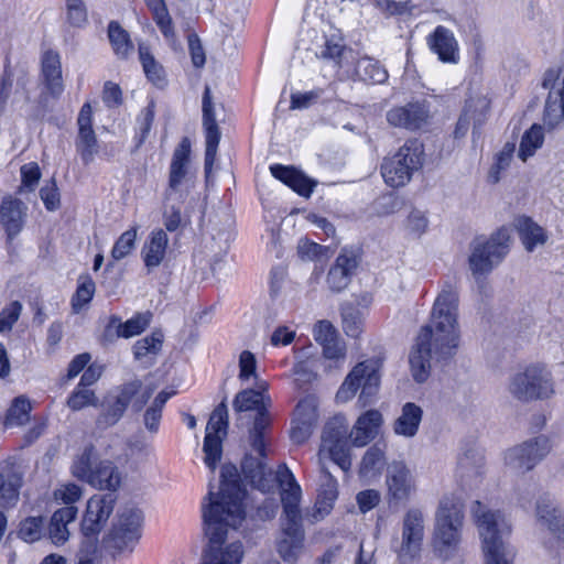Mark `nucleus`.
Returning <instances> with one entry per match:
<instances>
[{"instance_id":"obj_48","label":"nucleus","mask_w":564,"mask_h":564,"mask_svg":"<svg viewBox=\"0 0 564 564\" xmlns=\"http://www.w3.org/2000/svg\"><path fill=\"white\" fill-rule=\"evenodd\" d=\"M45 518L42 516L28 517L20 522L18 535L28 543H33L44 535Z\"/></svg>"},{"instance_id":"obj_3","label":"nucleus","mask_w":564,"mask_h":564,"mask_svg":"<svg viewBox=\"0 0 564 564\" xmlns=\"http://www.w3.org/2000/svg\"><path fill=\"white\" fill-rule=\"evenodd\" d=\"M471 512L481 539L485 564H513L516 549L509 542L511 527L500 511L476 500Z\"/></svg>"},{"instance_id":"obj_20","label":"nucleus","mask_w":564,"mask_h":564,"mask_svg":"<svg viewBox=\"0 0 564 564\" xmlns=\"http://www.w3.org/2000/svg\"><path fill=\"white\" fill-rule=\"evenodd\" d=\"M430 116V109L425 101L408 102L387 111L386 118L390 126L410 131L422 128Z\"/></svg>"},{"instance_id":"obj_39","label":"nucleus","mask_w":564,"mask_h":564,"mask_svg":"<svg viewBox=\"0 0 564 564\" xmlns=\"http://www.w3.org/2000/svg\"><path fill=\"white\" fill-rule=\"evenodd\" d=\"M544 141L543 128L540 124H533L527 130L520 141L518 156L521 161L525 162L529 158L534 155Z\"/></svg>"},{"instance_id":"obj_49","label":"nucleus","mask_w":564,"mask_h":564,"mask_svg":"<svg viewBox=\"0 0 564 564\" xmlns=\"http://www.w3.org/2000/svg\"><path fill=\"white\" fill-rule=\"evenodd\" d=\"M484 465V457L477 449H467L458 458V471L460 476L470 478L479 476Z\"/></svg>"},{"instance_id":"obj_34","label":"nucleus","mask_w":564,"mask_h":564,"mask_svg":"<svg viewBox=\"0 0 564 564\" xmlns=\"http://www.w3.org/2000/svg\"><path fill=\"white\" fill-rule=\"evenodd\" d=\"M513 226L528 252H532L547 240L545 230L528 216H518Z\"/></svg>"},{"instance_id":"obj_9","label":"nucleus","mask_w":564,"mask_h":564,"mask_svg":"<svg viewBox=\"0 0 564 564\" xmlns=\"http://www.w3.org/2000/svg\"><path fill=\"white\" fill-rule=\"evenodd\" d=\"M510 250L509 229L502 227L489 238L477 237L470 243L468 258L473 274L481 275L492 271L508 254Z\"/></svg>"},{"instance_id":"obj_21","label":"nucleus","mask_w":564,"mask_h":564,"mask_svg":"<svg viewBox=\"0 0 564 564\" xmlns=\"http://www.w3.org/2000/svg\"><path fill=\"white\" fill-rule=\"evenodd\" d=\"M78 135L75 142L76 151L79 153L84 164L94 161L98 153V141L93 129V109L89 102H85L77 118Z\"/></svg>"},{"instance_id":"obj_2","label":"nucleus","mask_w":564,"mask_h":564,"mask_svg":"<svg viewBox=\"0 0 564 564\" xmlns=\"http://www.w3.org/2000/svg\"><path fill=\"white\" fill-rule=\"evenodd\" d=\"M458 290L451 281L444 282L434 301L430 323L424 325L409 357L411 373L417 383L430 377L431 361L452 358L458 346Z\"/></svg>"},{"instance_id":"obj_8","label":"nucleus","mask_w":564,"mask_h":564,"mask_svg":"<svg viewBox=\"0 0 564 564\" xmlns=\"http://www.w3.org/2000/svg\"><path fill=\"white\" fill-rule=\"evenodd\" d=\"M381 366L382 360L379 357L358 362L337 391V401L347 402L361 388L359 401L364 406L371 404L379 389Z\"/></svg>"},{"instance_id":"obj_27","label":"nucleus","mask_w":564,"mask_h":564,"mask_svg":"<svg viewBox=\"0 0 564 564\" xmlns=\"http://www.w3.org/2000/svg\"><path fill=\"white\" fill-rule=\"evenodd\" d=\"M382 415L378 410H368L362 413L352 426L349 437L356 447L369 444L379 434Z\"/></svg>"},{"instance_id":"obj_35","label":"nucleus","mask_w":564,"mask_h":564,"mask_svg":"<svg viewBox=\"0 0 564 564\" xmlns=\"http://www.w3.org/2000/svg\"><path fill=\"white\" fill-rule=\"evenodd\" d=\"M422 417V408L414 402H406L401 409L400 416L394 421V433L408 438L415 436L419 431Z\"/></svg>"},{"instance_id":"obj_59","label":"nucleus","mask_w":564,"mask_h":564,"mask_svg":"<svg viewBox=\"0 0 564 564\" xmlns=\"http://www.w3.org/2000/svg\"><path fill=\"white\" fill-rule=\"evenodd\" d=\"M67 21L70 25L80 28L87 22V9L83 0H66Z\"/></svg>"},{"instance_id":"obj_4","label":"nucleus","mask_w":564,"mask_h":564,"mask_svg":"<svg viewBox=\"0 0 564 564\" xmlns=\"http://www.w3.org/2000/svg\"><path fill=\"white\" fill-rule=\"evenodd\" d=\"M300 497V485L283 488L281 491L283 518L282 538L278 543V552L285 562L290 563L297 558L304 541V530L299 507Z\"/></svg>"},{"instance_id":"obj_6","label":"nucleus","mask_w":564,"mask_h":564,"mask_svg":"<svg viewBox=\"0 0 564 564\" xmlns=\"http://www.w3.org/2000/svg\"><path fill=\"white\" fill-rule=\"evenodd\" d=\"M423 144L414 139L406 141L393 155L381 163V175L386 184L397 188L408 184L414 172L423 166Z\"/></svg>"},{"instance_id":"obj_19","label":"nucleus","mask_w":564,"mask_h":564,"mask_svg":"<svg viewBox=\"0 0 564 564\" xmlns=\"http://www.w3.org/2000/svg\"><path fill=\"white\" fill-rule=\"evenodd\" d=\"M318 422V400L315 395H306L299 401L294 410L291 440L295 444L305 443Z\"/></svg>"},{"instance_id":"obj_47","label":"nucleus","mask_w":564,"mask_h":564,"mask_svg":"<svg viewBox=\"0 0 564 564\" xmlns=\"http://www.w3.org/2000/svg\"><path fill=\"white\" fill-rule=\"evenodd\" d=\"M343 329L347 336L357 338L362 332V312L351 304L341 306Z\"/></svg>"},{"instance_id":"obj_14","label":"nucleus","mask_w":564,"mask_h":564,"mask_svg":"<svg viewBox=\"0 0 564 564\" xmlns=\"http://www.w3.org/2000/svg\"><path fill=\"white\" fill-rule=\"evenodd\" d=\"M191 159V141L184 137L174 149L164 198L167 200H185L188 196V175Z\"/></svg>"},{"instance_id":"obj_50","label":"nucleus","mask_w":564,"mask_h":564,"mask_svg":"<svg viewBox=\"0 0 564 564\" xmlns=\"http://www.w3.org/2000/svg\"><path fill=\"white\" fill-rule=\"evenodd\" d=\"M228 424V408L226 399H224L212 412L206 425V433L225 437L227 435Z\"/></svg>"},{"instance_id":"obj_22","label":"nucleus","mask_w":564,"mask_h":564,"mask_svg":"<svg viewBox=\"0 0 564 564\" xmlns=\"http://www.w3.org/2000/svg\"><path fill=\"white\" fill-rule=\"evenodd\" d=\"M358 265V254L351 249L344 248L327 273L326 282L329 290L334 293L344 291L351 282Z\"/></svg>"},{"instance_id":"obj_13","label":"nucleus","mask_w":564,"mask_h":564,"mask_svg":"<svg viewBox=\"0 0 564 564\" xmlns=\"http://www.w3.org/2000/svg\"><path fill=\"white\" fill-rule=\"evenodd\" d=\"M327 453L329 458L338 467L348 471L351 467L350 447L348 442V425L343 416H334L326 422L319 449V460L322 455Z\"/></svg>"},{"instance_id":"obj_1","label":"nucleus","mask_w":564,"mask_h":564,"mask_svg":"<svg viewBox=\"0 0 564 564\" xmlns=\"http://www.w3.org/2000/svg\"><path fill=\"white\" fill-rule=\"evenodd\" d=\"M218 492L212 489L202 501L204 534L208 540L202 564H240L243 546L239 541L225 543L229 529L236 530L245 520V490L234 466L221 467Z\"/></svg>"},{"instance_id":"obj_31","label":"nucleus","mask_w":564,"mask_h":564,"mask_svg":"<svg viewBox=\"0 0 564 564\" xmlns=\"http://www.w3.org/2000/svg\"><path fill=\"white\" fill-rule=\"evenodd\" d=\"M536 518L553 534L564 541V513L555 506L550 495H543L538 499Z\"/></svg>"},{"instance_id":"obj_64","label":"nucleus","mask_w":564,"mask_h":564,"mask_svg":"<svg viewBox=\"0 0 564 564\" xmlns=\"http://www.w3.org/2000/svg\"><path fill=\"white\" fill-rule=\"evenodd\" d=\"M154 119V110L153 105L148 106L147 108L142 109L141 113L137 118V124H138V144L144 142L147 139L152 123Z\"/></svg>"},{"instance_id":"obj_16","label":"nucleus","mask_w":564,"mask_h":564,"mask_svg":"<svg viewBox=\"0 0 564 564\" xmlns=\"http://www.w3.org/2000/svg\"><path fill=\"white\" fill-rule=\"evenodd\" d=\"M143 513L135 507H126L118 514L111 532L112 545L119 551H132L141 538Z\"/></svg>"},{"instance_id":"obj_42","label":"nucleus","mask_w":564,"mask_h":564,"mask_svg":"<svg viewBox=\"0 0 564 564\" xmlns=\"http://www.w3.org/2000/svg\"><path fill=\"white\" fill-rule=\"evenodd\" d=\"M97 465L96 452L93 445L84 448L83 453L74 460L72 466V474L79 480L86 481Z\"/></svg>"},{"instance_id":"obj_52","label":"nucleus","mask_w":564,"mask_h":564,"mask_svg":"<svg viewBox=\"0 0 564 564\" xmlns=\"http://www.w3.org/2000/svg\"><path fill=\"white\" fill-rule=\"evenodd\" d=\"M163 333L161 330H154L151 335L139 339L133 345V355L137 360L142 359L148 355H156L162 348Z\"/></svg>"},{"instance_id":"obj_26","label":"nucleus","mask_w":564,"mask_h":564,"mask_svg":"<svg viewBox=\"0 0 564 564\" xmlns=\"http://www.w3.org/2000/svg\"><path fill=\"white\" fill-rule=\"evenodd\" d=\"M321 479L319 489L313 514L316 521L322 520L333 509V505L338 497V482L329 473L326 466L319 460Z\"/></svg>"},{"instance_id":"obj_57","label":"nucleus","mask_w":564,"mask_h":564,"mask_svg":"<svg viewBox=\"0 0 564 564\" xmlns=\"http://www.w3.org/2000/svg\"><path fill=\"white\" fill-rule=\"evenodd\" d=\"M22 304L19 301H12L0 312V333L10 332L13 325L20 318Z\"/></svg>"},{"instance_id":"obj_45","label":"nucleus","mask_w":564,"mask_h":564,"mask_svg":"<svg viewBox=\"0 0 564 564\" xmlns=\"http://www.w3.org/2000/svg\"><path fill=\"white\" fill-rule=\"evenodd\" d=\"M185 200H167L163 197V225L170 232H174L185 227L186 223L182 217V205Z\"/></svg>"},{"instance_id":"obj_29","label":"nucleus","mask_w":564,"mask_h":564,"mask_svg":"<svg viewBox=\"0 0 564 564\" xmlns=\"http://www.w3.org/2000/svg\"><path fill=\"white\" fill-rule=\"evenodd\" d=\"M42 77L47 93L58 98L64 91L61 56L57 52L48 50L42 56Z\"/></svg>"},{"instance_id":"obj_37","label":"nucleus","mask_w":564,"mask_h":564,"mask_svg":"<svg viewBox=\"0 0 564 564\" xmlns=\"http://www.w3.org/2000/svg\"><path fill=\"white\" fill-rule=\"evenodd\" d=\"M139 59L147 78L158 88H164L167 85L164 68L144 43L139 44Z\"/></svg>"},{"instance_id":"obj_5","label":"nucleus","mask_w":564,"mask_h":564,"mask_svg":"<svg viewBox=\"0 0 564 564\" xmlns=\"http://www.w3.org/2000/svg\"><path fill=\"white\" fill-rule=\"evenodd\" d=\"M463 521V506L458 500L444 498L440 501L435 514L434 546L442 557H451L458 549Z\"/></svg>"},{"instance_id":"obj_17","label":"nucleus","mask_w":564,"mask_h":564,"mask_svg":"<svg viewBox=\"0 0 564 564\" xmlns=\"http://www.w3.org/2000/svg\"><path fill=\"white\" fill-rule=\"evenodd\" d=\"M386 484L390 507L405 503L416 489L415 479L403 462H392L388 465Z\"/></svg>"},{"instance_id":"obj_53","label":"nucleus","mask_w":564,"mask_h":564,"mask_svg":"<svg viewBox=\"0 0 564 564\" xmlns=\"http://www.w3.org/2000/svg\"><path fill=\"white\" fill-rule=\"evenodd\" d=\"M137 231V228L133 227L120 235L111 249L113 260H121L132 252L135 247Z\"/></svg>"},{"instance_id":"obj_25","label":"nucleus","mask_w":564,"mask_h":564,"mask_svg":"<svg viewBox=\"0 0 564 564\" xmlns=\"http://www.w3.org/2000/svg\"><path fill=\"white\" fill-rule=\"evenodd\" d=\"M26 206L19 198L4 197L0 205V223L3 226L8 240L12 241L22 230Z\"/></svg>"},{"instance_id":"obj_23","label":"nucleus","mask_w":564,"mask_h":564,"mask_svg":"<svg viewBox=\"0 0 564 564\" xmlns=\"http://www.w3.org/2000/svg\"><path fill=\"white\" fill-rule=\"evenodd\" d=\"M426 44L430 51L437 55L444 64H457L459 62V44L452 30L444 25H437L426 36Z\"/></svg>"},{"instance_id":"obj_32","label":"nucleus","mask_w":564,"mask_h":564,"mask_svg":"<svg viewBox=\"0 0 564 564\" xmlns=\"http://www.w3.org/2000/svg\"><path fill=\"white\" fill-rule=\"evenodd\" d=\"M120 399L131 404L134 412H140L148 401L151 399L154 388L151 386L144 387L140 379H133L124 382L112 390Z\"/></svg>"},{"instance_id":"obj_62","label":"nucleus","mask_w":564,"mask_h":564,"mask_svg":"<svg viewBox=\"0 0 564 564\" xmlns=\"http://www.w3.org/2000/svg\"><path fill=\"white\" fill-rule=\"evenodd\" d=\"M40 197L47 210L54 212L59 208L61 195L54 178L40 189Z\"/></svg>"},{"instance_id":"obj_60","label":"nucleus","mask_w":564,"mask_h":564,"mask_svg":"<svg viewBox=\"0 0 564 564\" xmlns=\"http://www.w3.org/2000/svg\"><path fill=\"white\" fill-rule=\"evenodd\" d=\"M324 94V89L315 88L305 93H293L291 95V109H307L314 105Z\"/></svg>"},{"instance_id":"obj_28","label":"nucleus","mask_w":564,"mask_h":564,"mask_svg":"<svg viewBox=\"0 0 564 564\" xmlns=\"http://www.w3.org/2000/svg\"><path fill=\"white\" fill-rule=\"evenodd\" d=\"M270 172L274 178L281 181L295 193L304 197H310L313 193L314 186L316 185L315 182H312L294 166L272 164L270 165Z\"/></svg>"},{"instance_id":"obj_36","label":"nucleus","mask_w":564,"mask_h":564,"mask_svg":"<svg viewBox=\"0 0 564 564\" xmlns=\"http://www.w3.org/2000/svg\"><path fill=\"white\" fill-rule=\"evenodd\" d=\"M87 482L100 490L116 492L120 485V476L112 462L104 460L95 466L91 477L88 478Z\"/></svg>"},{"instance_id":"obj_61","label":"nucleus","mask_w":564,"mask_h":564,"mask_svg":"<svg viewBox=\"0 0 564 564\" xmlns=\"http://www.w3.org/2000/svg\"><path fill=\"white\" fill-rule=\"evenodd\" d=\"M429 227V219L422 210L413 209L405 223V228L410 235L414 237H421Z\"/></svg>"},{"instance_id":"obj_41","label":"nucleus","mask_w":564,"mask_h":564,"mask_svg":"<svg viewBox=\"0 0 564 564\" xmlns=\"http://www.w3.org/2000/svg\"><path fill=\"white\" fill-rule=\"evenodd\" d=\"M31 410L32 405L29 399L23 395L14 398L6 415V427L22 426L28 423Z\"/></svg>"},{"instance_id":"obj_40","label":"nucleus","mask_w":564,"mask_h":564,"mask_svg":"<svg viewBox=\"0 0 564 564\" xmlns=\"http://www.w3.org/2000/svg\"><path fill=\"white\" fill-rule=\"evenodd\" d=\"M357 73L362 80L372 84H383L389 76L387 69L371 57H362L358 61Z\"/></svg>"},{"instance_id":"obj_63","label":"nucleus","mask_w":564,"mask_h":564,"mask_svg":"<svg viewBox=\"0 0 564 564\" xmlns=\"http://www.w3.org/2000/svg\"><path fill=\"white\" fill-rule=\"evenodd\" d=\"M82 494L83 491L80 486L69 482L55 489L54 498L66 506H74V503L80 499Z\"/></svg>"},{"instance_id":"obj_18","label":"nucleus","mask_w":564,"mask_h":564,"mask_svg":"<svg viewBox=\"0 0 564 564\" xmlns=\"http://www.w3.org/2000/svg\"><path fill=\"white\" fill-rule=\"evenodd\" d=\"M203 127L205 131V162L204 169L206 177L212 172L216 160L217 150L220 141V131L216 121L215 108L212 100V91L209 86H205L203 94Z\"/></svg>"},{"instance_id":"obj_58","label":"nucleus","mask_w":564,"mask_h":564,"mask_svg":"<svg viewBox=\"0 0 564 564\" xmlns=\"http://www.w3.org/2000/svg\"><path fill=\"white\" fill-rule=\"evenodd\" d=\"M150 324V316L147 314H137L124 323L120 321L122 338H130L140 335Z\"/></svg>"},{"instance_id":"obj_24","label":"nucleus","mask_w":564,"mask_h":564,"mask_svg":"<svg viewBox=\"0 0 564 564\" xmlns=\"http://www.w3.org/2000/svg\"><path fill=\"white\" fill-rule=\"evenodd\" d=\"M258 455L259 457L246 455L241 463V469L245 478L253 488L269 492L274 488L273 470L264 462L267 455L261 456L259 453Z\"/></svg>"},{"instance_id":"obj_11","label":"nucleus","mask_w":564,"mask_h":564,"mask_svg":"<svg viewBox=\"0 0 564 564\" xmlns=\"http://www.w3.org/2000/svg\"><path fill=\"white\" fill-rule=\"evenodd\" d=\"M425 538V517L420 508H409L401 521V539L392 545L400 564H412L421 557Z\"/></svg>"},{"instance_id":"obj_56","label":"nucleus","mask_w":564,"mask_h":564,"mask_svg":"<svg viewBox=\"0 0 564 564\" xmlns=\"http://www.w3.org/2000/svg\"><path fill=\"white\" fill-rule=\"evenodd\" d=\"M96 395L93 390L87 388H79L77 384L76 389L70 393L67 399V405L73 411H79L88 405L96 404Z\"/></svg>"},{"instance_id":"obj_33","label":"nucleus","mask_w":564,"mask_h":564,"mask_svg":"<svg viewBox=\"0 0 564 564\" xmlns=\"http://www.w3.org/2000/svg\"><path fill=\"white\" fill-rule=\"evenodd\" d=\"M77 512L75 506H65L53 513L47 527V535L53 544L63 545L68 540L67 525L76 519Z\"/></svg>"},{"instance_id":"obj_44","label":"nucleus","mask_w":564,"mask_h":564,"mask_svg":"<svg viewBox=\"0 0 564 564\" xmlns=\"http://www.w3.org/2000/svg\"><path fill=\"white\" fill-rule=\"evenodd\" d=\"M128 406L129 405L124 403L120 397L111 391L105 400V408L99 417V422L108 426L115 425L123 416Z\"/></svg>"},{"instance_id":"obj_30","label":"nucleus","mask_w":564,"mask_h":564,"mask_svg":"<svg viewBox=\"0 0 564 564\" xmlns=\"http://www.w3.org/2000/svg\"><path fill=\"white\" fill-rule=\"evenodd\" d=\"M169 245V237L162 228L154 229L144 242L141 256L148 271L158 268L164 260Z\"/></svg>"},{"instance_id":"obj_7","label":"nucleus","mask_w":564,"mask_h":564,"mask_svg":"<svg viewBox=\"0 0 564 564\" xmlns=\"http://www.w3.org/2000/svg\"><path fill=\"white\" fill-rule=\"evenodd\" d=\"M271 398L254 389H245L235 397L232 408L237 414L256 411L252 427L249 430V443L256 453L265 456V431L271 425L268 406Z\"/></svg>"},{"instance_id":"obj_46","label":"nucleus","mask_w":564,"mask_h":564,"mask_svg":"<svg viewBox=\"0 0 564 564\" xmlns=\"http://www.w3.org/2000/svg\"><path fill=\"white\" fill-rule=\"evenodd\" d=\"M516 152V143L514 142H506L502 149L496 154L495 162L489 171V182L496 184L501 178V173L506 171L513 159V154Z\"/></svg>"},{"instance_id":"obj_55","label":"nucleus","mask_w":564,"mask_h":564,"mask_svg":"<svg viewBox=\"0 0 564 564\" xmlns=\"http://www.w3.org/2000/svg\"><path fill=\"white\" fill-rule=\"evenodd\" d=\"M382 462L383 452L377 445L369 447L362 457L360 474L362 476L372 475L376 470L380 469Z\"/></svg>"},{"instance_id":"obj_15","label":"nucleus","mask_w":564,"mask_h":564,"mask_svg":"<svg viewBox=\"0 0 564 564\" xmlns=\"http://www.w3.org/2000/svg\"><path fill=\"white\" fill-rule=\"evenodd\" d=\"M550 440L540 435L507 451L506 465L517 473L534 468L550 452Z\"/></svg>"},{"instance_id":"obj_12","label":"nucleus","mask_w":564,"mask_h":564,"mask_svg":"<svg viewBox=\"0 0 564 564\" xmlns=\"http://www.w3.org/2000/svg\"><path fill=\"white\" fill-rule=\"evenodd\" d=\"M117 501L116 492L94 495L87 502L82 520V533L85 538L83 551L94 554L97 551L98 534L113 511Z\"/></svg>"},{"instance_id":"obj_38","label":"nucleus","mask_w":564,"mask_h":564,"mask_svg":"<svg viewBox=\"0 0 564 564\" xmlns=\"http://www.w3.org/2000/svg\"><path fill=\"white\" fill-rule=\"evenodd\" d=\"M107 33L117 57L121 59L128 58L129 54L133 51V43L129 33L117 21L109 22Z\"/></svg>"},{"instance_id":"obj_10","label":"nucleus","mask_w":564,"mask_h":564,"mask_svg":"<svg viewBox=\"0 0 564 564\" xmlns=\"http://www.w3.org/2000/svg\"><path fill=\"white\" fill-rule=\"evenodd\" d=\"M509 393L520 402L550 399L555 390L552 373L541 365H531L510 377Z\"/></svg>"},{"instance_id":"obj_43","label":"nucleus","mask_w":564,"mask_h":564,"mask_svg":"<svg viewBox=\"0 0 564 564\" xmlns=\"http://www.w3.org/2000/svg\"><path fill=\"white\" fill-rule=\"evenodd\" d=\"M153 20L165 37L174 35L173 21L164 0H144Z\"/></svg>"},{"instance_id":"obj_54","label":"nucleus","mask_w":564,"mask_h":564,"mask_svg":"<svg viewBox=\"0 0 564 564\" xmlns=\"http://www.w3.org/2000/svg\"><path fill=\"white\" fill-rule=\"evenodd\" d=\"M95 293V282L91 278L86 276L83 279L72 299V307L75 313H78L86 304H88Z\"/></svg>"},{"instance_id":"obj_51","label":"nucleus","mask_w":564,"mask_h":564,"mask_svg":"<svg viewBox=\"0 0 564 564\" xmlns=\"http://www.w3.org/2000/svg\"><path fill=\"white\" fill-rule=\"evenodd\" d=\"M223 436L205 433L203 451L205 453L204 462L206 466L214 471L223 456Z\"/></svg>"}]
</instances>
